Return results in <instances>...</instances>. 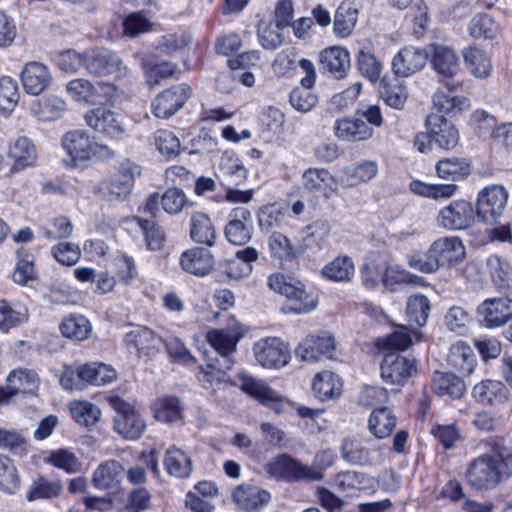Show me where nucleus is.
Returning a JSON list of instances; mask_svg holds the SVG:
<instances>
[{
  "label": "nucleus",
  "mask_w": 512,
  "mask_h": 512,
  "mask_svg": "<svg viewBox=\"0 0 512 512\" xmlns=\"http://www.w3.org/2000/svg\"><path fill=\"white\" fill-rule=\"evenodd\" d=\"M253 352L256 361L266 368H280L290 359L288 347L276 337L261 339L254 344Z\"/></svg>",
  "instance_id": "2eb2a0df"
},
{
  "label": "nucleus",
  "mask_w": 512,
  "mask_h": 512,
  "mask_svg": "<svg viewBox=\"0 0 512 512\" xmlns=\"http://www.w3.org/2000/svg\"><path fill=\"white\" fill-rule=\"evenodd\" d=\"M154 417L164 423H174L183 417V406L178 397L164 395L155 401L153 405Z\"/></svg>",
  "instance_id": "49530a36"
},
{
  "label": "nucleus",
  "mask_w": 512,
  "mask_h": 512,
  "mask_svg": "<svg viewBox=\"0 0 512 512\" xmlns=\"http://www.w3.org/2000/svg\"><path fill=\"white\" fill-rule=\"evenodd\" d=\"M19 488L20 480L15 465L10 458L0 456V490L13 494Z\"/></svg>",
  "instance_id": "774afa93"
},
{
  "label": "nucleus",
  "mask_w": 512,
  "mask_h": 512,
  "mask_svg": "<svg viewBox=\"0 0 512 512\" xmlns=\"http://www.w3.org/2000/svg\"><path fill=\"white\" fill-rule=\"evenodd\" d=\"M475 215L470 202L456 200L439 211L437 224L447 230H464L474 223Z\"/></svg>",
  "instance_id": "4468645a"
},
{
  "label": "nucleus",
  "mask_w": 512,
  "mask_h": 512,
  "mask_svg": "<svg viewBox=\"0 0 512 512\" xmlns=\"http://www.w3.org/2000/svg\"><path fill=\"white\" fill-rule=\"evenodd\" d=\"M60 331L66 338L84 341L92 333V325L82 314H69L61 321Z\"/></svg>",
  "instance_id": "3c124183"
},
{
  "label": "nucleus",
  "mask_w": 512,
  "mask_h": 512,
  "mask_svg": "<svg viewBox=\"0 0 512 512\" xmlns=\"http://www.w3.org/2000/svg\"><path fill=\"white\" fill-rule=\"evenodd\" d=\"M436 171L440 178L459 181L470 174L471 165L465 158H444L437 162Z\"/></svg>",
  "instance_id": "5fc2aeb1"
},
{
  "label": "nucleus",
  "mask_w": 512,
  "mask_h": 512,
  "mask_svg": "<svg viewBox=\"0 0 512 512\" xmlns=\"http://www.w3.org/2000/svg\"><path fill=\"white\" fill-rule=\"evenodd\" d=\"M473 397L481 404L495 405L507 399V389L500 381L484 380L473 387Z\"/></svg>",
  "instance_id": "37998d69"
},
{
  "label": "nucleus",
  "mask_w": 512,
  "mask_h": 512,
  "mask_svg": "<svg viewBox=\"0 0 512 512\" xmlns=\"http://www.w3.org/2000/svg\"><path fill=\"white\" fill-rule=\"evenodd\" d=\"M124 467L116 460L101 463L93 472L92 484L100 490L118 492L123 478Z\"/></svg>",
  "instance_id": "bb28decb"
},
{
  "label": "nucleus",
  "mask_w": 512,
  "mask_h": 512,
  "mask_svg": "<svg viewBox=\"0 0 512 512\" xmlns=\"http://www.w3.org/2000/svg\"><path fill=\"white\" fill-rule=\"evenodd\" d=\"M320 65L333 77L341 79L350 68L349 52L341 47L327 48L320 54Z\"/></svg>",
  "instance_id": "f704fd0d"
},
{
  "label": "nucleus",
  "mask_w": 512,
  "mask_h": 512,
  "mask_svg": "<svg viewBox=\"0 0 512 512\" xmlns=\"http://www.w3.org/2000/svg\"><path fill=\"white\" fill-rule=\"evenodd\" d=\"M430 312V302L422 294L411 295L407 300L406 316L411 325L422 327L426 324Z\"/></svg>",
  "instance_id": "bf43d9fd"
},
{
  "label": "nucleus",
  "mask_w": 512,
  "mask_h": 512,
  "mask_svg": "<svg viewBox=\"0 0 512 512\" xmlns=\"http://www.w3.org/2000/svg\"><path fill=\"white\" fill-rule=\"evenodd\" d=\"M462 57L467 70L474 77L484 79L492 75L491 58L483 49L470 45L462 50Z\"/></svg>",
  "instance_id": "473e14b6"
},
{
  "label": "nucleus",
  "mask_w": 512,
  "mask_h": 512,
  "mask_svg": "<svg viewBox=\"0 0 512 512\" xmlns=\"http://www.w3.org/2000/svg\"><path fill=\"white\" fill-rule=\"evenodd\" d=\"M495 453L499 459L490 455H482L472 460L466 470L467 483L476 490L495 488L502 479L501 461L508 457L500 444L496 445Z\"/></svg>",
  "instance_id": "7ed1b4c3"
},
{
  "label": "nucleus",
  "mask_w": 512,
  "mask_h": 512,
  "mask_svg": "<svg viewBox=\"0 0 512 512\" xmlns=\"http://www.w3.org/2000/svg\"><path fill=\"white\" fill-rule=\"evenodd\" d=\"M161 206L169 215H178L185 209L192 207L193 202L182 189L171 187L161 195Z\"/></svg>",
  "instance_id": "e2e57ef3"
},
{
  "label": "nucleus",
  "mask_w": 512,
  "mask_h": 512,
  "mask_svg": "<svg viewBox=\"0 0 512 512\" xmlns=\"http://www.w3.org/2000/svg\"><path fill=\"white\" fill-rule=\"evenodd\" d=\"M52 74L49 68L40 62L27 63L21 73V82L26 93L41 94L51 83Z\"/></svg>",
  "instance_id": "a878e982"
},
{
  "label": "nucleus",
  "mask_w": 512,
  "mask_h": 512,
  "mask_svg": "<svg viewBox=\"0 0 512 512\" xmlns=\"http://www.w3.org/2000/svg\"><path fill=\"white\" fill-rule=\"evenodd\" d=\"M253 223L249 209L236 207L229 214V221L225 226V237L234 245H244L252 237Z\"/></svg>",
  "instance_id": "6ab92c4d"
},
{
  "label": "nucleus",
  "mask_w": 512,
  "mask_h": 512,
  "mask_svg": "<svg viewBox=\"0 0 512 512\" xmlns=\"http://www.w3.org/2000/svg\"><path fill=\"white\" fill-rule=\"evenodd\" d=\"M468 31L475 39L493 40L499 35L500 26L491 15L480 13L470 20Z\"/></svg>",
  "instance_id": "864d4df0"
},
{
  "label": "nucleus",
  "mask_w": 512,
  "mask_h": 512,
  "mask_svg": "<svg viewBox=\"0 0 512 512\" xmlns=\"http://www.w3.org/2000/svg\"><path fill=\"white\" fill-rule=\"evenodd\" d=\"M164 466L169 475L177 478H186L192 472L191 458L175 446L167 449Z\"/></svg>",
  "instance_id": "603ef678"
},
{
  "label": "nucleus",
  "mask_w": 512,
  "mask_h": 512,
  "mask_svg": "<svg viewBox=\"0 0 512 512\" xmlns=\"http://www.w3.org/2000/svg\"><path fill=\"white\" fill-rule=\"evenodd\" d=\"M428 54L413 46L401 49L392 60V69L396 76L408 77L420 71L426 64Z\"/></svg>",
  "instance_id": "5701e85b"
},
{
  "label": "nucleus",
  "mask_w": 512,
  "mask_h": 512,
  "mask_svg": "<svg viewBox=\"0 0 512 512\" xmlns=\"http://www.w3.org/2000/svg\"><path fill=\"white\" fill-rule=\"evenodd\" d=\"M446 361L448 366L460 376L471 375L477 363L472 347L461 340L450 346Z\"/></svg>",
  "instance_id": "cd10ccee"
},
{
  "label": "nucleus",
  "mask_w": 512,
  "mask_h": 512,
  "mask_svg": "<svg viewBox=\"0 0 512 512\" xmlns=\"http://www.w3.org/2000/svg\"><path fill=\"white\" fill-rule=\"evenodd\" d=\"M9 156L21 168L32 166L37 159V149L26 136L18 137L9 148Z\"/></svg>",
  "instance_id": "6e6d98bb"
},
{
  "label": "nucleus",
  "mask_w": 512,
  "mask_h": 512,
  "mask_svg": "<svg viewBox=\"0 0 512 512\" xmlns=\"http://www.w3.org/2000/svg\"><path fill=\"white\" fill-rule=\"evenodd\" d=\"M322 274L331 281H349L354 275V263L348 256L336 257L323 267Z\"/></svg>",
  "instance_id": "052dcab7"
},
{
  "label": "nucleus",
  "mask_w": 512,
  "mask_h": 512,
  "mask_svg": "<svg viewBox=\"0 0 512 512\" xmlns=\"http://www.w3.org/2000/svg\"><path fill=\"white\" fill-rule=\"evenodd\" d=\"M486 265L495 286L504 290L512 300V270L507 260L493 254L486 259Z\"/></svg>",
  "instance_id": "e433bc0d"
},
{
  "label": "nucleus",
  "mask_w": 512,
  "mask_h": 512,
  "mask_svg": "<svg viewBox=\"0 0 512 512\" xmlns=\"http://www.w3.org/2000/svg\"><path fill=\"white\" fill-rule=\"evenodd\" d=\"M357 19L358 10L350 4L342 3L334 16V33L340 38L349 36L355 28Z\"/></svg>",
  "instance_id": "4d7b16f0"
},
{
  "label": "nucleus",
  "mask_w": 512,
  "mask_h": 512,
  "mask_svg": "<svg viewBox=\"0 0 512 512\" xmlns=\"http://www.w3.org/2000/svg\"><path fill=\"white\" fill-rule=\"evenodd\" d=\"M124 345L131 353L148 356L155 352L159 339L147 327H136L125 334Z\"/></svg>",
  "instance_id": "2f4dec72"
},
{
  "label": "nucleus",
  "mask_w": 512,
  "mask_h": 512,
  "mask_svg": "<svg viewBox=\"0 0 512 512\" xmlns=\"http://www.w3.org/2000/svg\"><path fill=\"white\" fill-rule=\"evenodd\" d=\"M454 85L448 84V92L438 90L434 93L432 100L434 108L443 114L456 115L468 108L469 101L467 98L452 94Z\"/></svg>",
  "instance_id": "de8ad7c7"
},
{
  "label": "nucleus",
  "mask_w": 512,
  "mask_h": 512,
  "mask_svg": "<svg viewBox=\"0 0 512 512\" xmlns=\"http://www.w3.org/2000/svg\"><path fill=\"white\" fill-rule=\"evenodd\" d=\"M219 173L231 185H240L247 178V169L242 161L234 154L225 152L219 163Z\"/></svg>",
  "instance_id": "8fccbe9b"
},
{
  "label": "nucleus",
  "mask_w": 512,
  "mask_h": 512,
  "mask_svg": "<svg viewBox=\"0 0 512 512\" xmlns=\"http://www.w3.org/2000/svg\"><path fill=\"white\" fill-rule=\"evenodd\" d=\"M85 120L90 128L110 138L119 139L124 134L120 116L105 106L88 111Z\"/></svg>",
  "instance_id": "f3484780"
},
{
  "label": "nucleus",
  "mask_w": 512,
  "mask_h": 512,
  "mask_svg": "<svg viewBox=\"0 0 512 512\" xmlns=\"http://www.w3.org/2000/svg\"><path fill=\"white\" fill-rule=\"evenodd\" d=\"M336 347L334 336L327 332L321 331L316 335H309L296 348L295 354L302 361H316L321 356L327 355Z\"/></svg>",
  "instance_id": "aec40b11"
},
{
  "label": "nucleus",
  "mask_w": 512,
  "mask_h": 512,
  "mask_svg": "<svg viewBox=\"0 0 512 512\" xmlns=\"http://www.w3.org/2000/svg\"><path fill=\"white\" fill-rule=\"evenodd\" d=\"M63 490V482L60 479L49 480L47 477L39 475L29 485L26 499L29 502L49 500L59 497Z\"/></svg>",
  "instance_id": "c9c22d12"
},
{
  "label": "nucleus",
  "mask_w": 512,
  "mask_h": 512,
  "mask_svg": "<svg viewBox=\"0 0 512 512\" xmlns=\"http://www.w3.org/2000/svg\"><path fill=\"white\" fill-rule=\"evenodd\" d=\"M397 418L388 407L375 408L368 420L369 431L378 439L388 437L396 427Z\"/></svg>",
  "instance_id": "a19ab883"
},
{
  "label": "nucleus",
  "mask_w": 512,
  "mask_h": 512,
  "mask_svg": "<svg viewBox=\"0 0 512 512\" xmlns=\"http://www.w3.org/2000/svg\"><path fill=\"white\" fill-rule=\"evenodd\" d=\"M380 95L391 108L401 110L408 98V93L398 77H384L380 82Z\"/></svg>",
  "instance_id": "c03bdc74"
},
{
  "label": "nucleus",
  "mask_w": 512,
  "mask_h": 512,
  "mask_svg": "<svg viewBox=\"0 0 512 512\" xmlns=\"http://www.w3.org/2000/svg\"><path fill=\"white\" fill-rule=\"evenodd\" d=\"M312 390L319 400L326 401L337 398L342 393V381L331 371H322L314 376Z\"/></svg>",
  "instance_id": "4c0bfd02"
},
{
  "label": "nucleus",
  "mask_w": 512,
  "mask_h": 512,
  "mask_svg": "<svg viewBox=\"0 0 512 512\" xmlns=\"http://www.w3.org/2000/svg\"><path fill=\"white\" fill-rule=\"evenodd\" d=\"M66 92L76 102L95 104L113 99L117 88L107 82L99 81L94 84L84 78H75L66 84Z\"/></svg>",
  "instance_id": "1a4fd4ad"
},
{
  "label": "nucleus",
  "mask_w": 512,
  "mask_h": 512,
  "mask_svg": "<svg viewBox=\"0 0 512 512\" xmlns=\"http://www.w3.org/2000/svg\"><path fill=\"white\" fill-rule=\"evenodd\" d=\"M338 178L325 168H308L301 176L302 188L311 194L330 199L337 192Z\"/></svg>",
  "instance_id": "dca6fc26"
},
{
  "label": "nucleus",
  "mask_w": 512,
  "mask_h": 512,
  "mask_svg": "<svg viewBox=\"0 0 512 512\" xmlns=\"http://www.w3.org/2000/svg\"><path fill=\"white\" fill-rule=\"evenodd\" d=\"M107 401L116 412L115 431L129 440L139 439L146 429V421L142 415L118 395L108 397Z\"/></svg>",
  "instance_id": "39448f33"
},
{
  "label": "nucleus",
  "mask_w": 512,
  "mask_h": 512,
  "mask_svg": "<svg viewBox=\"0 0 512 512\" xmlns=\"http://www.w3.org/2000/svg\"><path fill=\"white\" fill-rule=\"evenodd\" d=\"M268 285L273 291L287 298L282 307L285 313H308L317 306L316 297L306 291L305 285L300 280L282 273H275L268 278Z\"/></svg>",
  "instance_id": "f03ea898"
},
{
  "label": "nucleus",
  "mask_w": 512,
  "mask_h": 512,
  "mask_svg": "<svg viewBox=\"0 0 512 512\" xmlns=\"http://www.w3.org/2000/svg\"><path fill=\"white\" fill-rule=\"evenodd\" d=\"M192 88L186 83L171 86L156 96L152 111L158 118L167 119L174 115L191 97Z\"/></svg>",
  "instance_id": "f8f14e48"
},
{
  "label": "nucleus",
  "mask_w": 512,
  "mask_h": 512,
  "mask_svg": "<svg viewBox=\"0 0 512 512\" xmlns=\"http://www.w3.org/2000/svg\"><path fill=\"white\" fill-rule=\"evenodd\" d=\"M179 263L185 272L203 277L213 269L214 257L210 250L203 247H194L185 250L181 254Z\"/></svg>",
  "instance_id": "393cba45"
},
{
  "label": "nucleus",
  "mask_w": 512,
  "mask_h": 512,
  "mask_svg": "<svg viewBox=\"0 0 512 512\" xmlns=\"http://www.w3.org/2000/svg\"><path fill=\"white\" fill-rule=\"evenodd\" d=\"M141 67L150 86L158 85L163 79L171 77L176 71V65L173 63L155 64L153 59L147 56L141 58Z\"/></svg>",
  "instance_id": "13d9d810"
},
{
  "label": "nucleus",
  "mask_w": 512,
  "mask_h": 512,
  "mask_svg": "<svg viewBox=\"0 0 512 512\" xmlns=\"http://www.w3.org/2000/svg\"><path fill=\"white\" fill-rule=\"evenodd\" d=\"M62 145L71 157L74 166H84L96 155L107 157L111 154L106 146L91 141L88 134L81 130L66 133L62 139Z\"/></svg>",
  "instance_id": "0eeeda50"
},
{
  "label": "nucleus",
  "mask_w": 512,
  "mask_h": 512,
  "mask_svg": "<svg viewBox=\"0 0 512 512\" xmlns=\"http://www.w3.org/2000/svg\"><path fill=\"white\" fill-rule=\"evenodd\" d=\"M232 498L239 509L246 512H257L268 505L271 494L260 486L241 484L233 491Z\"/></svg>",
  "instance_id": "412c9836"
},
{
  "label": "nucleus",
  "mask_w": 512,
  "mask_h": 512,
  "mask_svg": "<svg viewBox=\"0 0 512 512\" xmlns=\"http://www.w3.org/2000/svg\"><path fill=\"white\" fill-rule=\"evenodd\" d=\"M426 125L433 143L439 148L450 150L457 146L459 133L452 122L441 115L431 114L427 117Z\"/></svg>",
  "instance_id": "4be33fe9"
},
{
  "label": "nucleus",
  "mask_w": 512,
  "mask_h": 512,
  "mask_svg": "<svg viewBox=\"0 0 512 512\" xmlns=\"http://www.w3.org/2000/svg\"><path fill=\"white\" fill-rule=\"evenodd\" d=\"M512 300L506 297L488 298L478 307V314L487 328H498L512 318Z\"/></svg>",
  "instance_id": "a211bd4d"
},
{
  "label": "nucleus",
  "mask_w": 512,
  "mask_h": 512,
  "mask_svg": "<svg viewBox=\"0 0 512 512\" xmlns=\"http://www.w3.org/2000/svg\"><path fill=\"white\" fill-rule=\"evenodd\" d=\"M377 174L378 164L375 161L366 160L344 167L338 177V182L344 188H351L372 180Z\"/></svg>",
  "instance_id": "7c9ffc66"
},
{
  "label": "nucleus",
  "mask_w": 512,
  "mask_h": 512,
  "mask_svg": "<svg viewBox=\"0 0 512 512\" xmlns=\"http://www.w3.org/2000/svg\"><path fill=\"white\" fill-rule=\"evenodd\" d=\"M69 409L73 419L85 427L96 424L101 416V411L95 404L84 400L71 402Z\"/></svg>",
  "instance_id": "69168bd1"
},
{
  "label": "nucleus",
  "mask_w": 512,
  "mask_h": 512,
  "mask_svg": "<svg viewBox=\"0 0 512 512\" xmlns=\"http://www.w3.org/2000/svg\"><path fill=\"white\" fill-rule=\"evenodd\" d=\"M432 254L437 261V268L458 262L465 256V248L459 237L439 238L431 244Z\"/></svg>",
  "instance_id": "c756f323"
},
{
  "label": "nucleus",
  "mask_w": 512,
  "mask_h": 512,
  "mask_svg": "<svg viewBox=\"0 0 512 512\" xmlns=\"http://www.w3.org/2000/svg\"><path fill=\"white\" fill-rule=\"evenodd\" d=\"M507 200L508 192L503 186L486 187L478 194L475 214L483 223L493 224L502 215Z\"/></svg>",
  "instance_id": "9d476101"
},
{
  "label": "nucleus",
  "mask_w": 512,
  "mask_h": 512,
  "mask_svg": "<svg viewBox=\"0 0 512 512\" xmlns=\"http://www.w3.org/2000/svg\"><path fill=\"white\" fill-rule=\"evenodd\" d=\"M190 237L194 242L209 247L216 243V230L208 215L202 212H194L191 215Z\"/></svg>",
  "instance_id": "58836bf2"
},
{
  "label": "nucleus",
  "mask_w": 512,
  "mask_h": 512,
  "mask_svg": "<svg viewBox=\"0 0 512 512\" xmlns=\"http://www.w3.org/2000/svg\"><path fill=\"white\" fill-rule=\"evenodd\" d=\"M341 457L354 466L372 467L381 465L385 459V447L377 441L360 436H349L342 440Z\"/></svg>",
  "instance_id": "20e7f679"
},
{
  "label": "nucleus",
  "mask_w": 512,
  "mask_h": 512,
  "mask_svg": "<svg viewBox=\"0 0 512 512\" xmlns=\"http://www.w3.org/2000/svg\"><path fill=\"white\" fill-rule=\"evenodd\" d=\"M264 469L271 478L277 480L318 481L323 478V473L307 465L301 464L299 461L287 454H282L272 458L265 464Z\"/></svg>",
  "instance_id": "423d86ee"
},
{
  "label": "nucleus",
  "mask_w": 512,
  "mask_h": 512,
  "mask_svg": "<svg viewBox=\"0 0 512 512\" xmlns=\"http://www.w3.org/2000/svg\"><path fill=\"white\" fill-rule=\"evenodd\" d=\"M241 389L253 398L257 399L263 405L269 407L276 413L283 411V402L281 396L268 387L263 381L251 376H241Z\"/></svg>",
  "instance_id": "b1692460"
},
{
  "label": "nucleus",
  "mask_w": 512,
  "mask_h": 512,
  "mask_svg": "<svg viewBox=\"0 0 512 512\" xmlns=\"http://www.w3.org/2000/svg\"><path fill=\"white\" fill-rule=\"evenodd\" d=\"M66 102L58 96H47L36 100L31 105V112L39 120L54 121L59 119L66 110Z\"/></svg>",
  "instance_id": "09e8293b"
},
{
  "label": "nucleus",
  "mask_w": 512,
  "mask_h": 512,
  "mask_svg": "<svg viewBox=\"0 0 512 512\" xmlns=\"http://www.w3.org/2000/svg\"><path fill=\"white\" fill-rule=\"evenodd\" d=\"M431 64L433 69L445 78H452L460 69L455 51L444 45L432 46Z\"/></svg>",
  "instance_id": "72a5a7b5"
},
{
  "label": "nucleus",
  "mask_w": 512,
  "mask_h": 512,
  "mask_svg": "<svg viewBox=\"0 0 512 512\" xmlns=\"http://www.w3.org/2000/svg\"><path fill=\"white\" fill-rule=\"evenodd\" d=\"M380 369L386 384L403 385L417 372V362L399 353L390 352L385 354Z\"/></svg>",
  "instance_id": "9b49d317"
},
{
  "label": "nucleus",
  "mask_w": 512,
  "mask_h": 512,
  "mask_svg": "<svg viewBox=\"0 0 512 512\" xmlns=\"http://www.w3.org/2000/svg\"><path fill=\"white\" fill-rule=\"evenodd\" d=\"M7 382L18 392H32L39 386L38 374L28 368H16L7 376Z\"/></svg>",
  "instance_id": "0e129e2a"
},
{
  "label": "nucleus",
  "mask_w": 512,
  "mask_h": 512,
  "mask_svg": "<svg viewBox=\"0 0 512 512\" xmlns=\"http://www.w3.org/2000/svg\"><path fill=\"white\" fill-rule=\"evenodd\" d=\"M77 377L92 385H105L116 379V371L104 363H86L78 367Z\"/></svg>",
  "instance_id": "ea45409f"
},
{
  "label": "nucleus",
  "mask_w": 512,
  "mask_h": 512,
  "mask_svg": "<svg viewBox=\"0 0 512 512\" xmlns=\"http://www.w3.org/2000/svg\"><path fill=\"white\" fill-rule=\"evenodd\" d=\"M243 331L237 322L226 328L213 329L207 333L208 343L215 349L218 357L207 364L205 375L211 379L220 381L226 371L233 367L234 361L231 355L236 351L237 344ZM210 381V379H208Z\"/></svg>",
  "instance_id": "f257e3e1"
},
{
  "label": "nucleus",
  "mask_w": 512,
  "mask_h": 512,
  "mask_svg": "<svg viewBox=\"0 0 512 512\" xmlns=\"http://www.w3.org/2000/svg\"><path fill=\"white\" fill-rule=\"evenodd\" d=\"M271 255L284 261L296 259L300 251L291 243L290 239L282 233H273L268 241Z\"/></svg>",
  "instance_id": "338daca9"
},
{
  "label": "nucleus",
  "mask_w": 512,
  "mask_h": 512,
  "mask_svg": "<svg viewBox=\"0 0 512 512\" xmlns=\"http://www.w3.org/2000/svg\"><path fill=\"white\" fill-rule=\"evenodd\" d=\"M85 68L88 73L95 76L116 74L118 77H126L130 74V70L123 64L122 59L103 47L85 51Z\"/></svg>",
  "instance_id": "6e6552de"
},
{
  "label": "nucleus",
  "mask_w": 512,
  "mask_h": 512,
  "mask_svg": "<svg viewBox=\"0 0 512 512\" xmlns=\"http://www.w3.org/2000/svg\"><path fill=\"white\" fill-rule=\"evenodd\" d=\"M139 166L129 159L121 161L107 182L108 199L111 201L125 200L134 186L136 176L140 175Z\"/></svg>",
  "instance_id": "ddd939ff"
},
{
  "label": "nucleus",
  "mask_w": 512,
  "mask_h": 512,
  "mask_svg": "<svg viewBox=\"0 0 512 512\" xmlns=\"http://www.w3.org/2000/svg\"><path fill=\"white\" fill-rule=\"evenodd\" d=\"M29 320L27 307L12 305L5 299H0V331L9 332Z\"/></svg>",
  "instance_id": "a18cd8bd"
},
{
  "label": "nucleus",
  "mask_w": 512,
  "mask_h": 512,
  "mask_svg": "<svg viewBox=\"0 0 512 512\" xmlns=\"http://www.w3.org/2000/svg\"><path fill=\"white\" fill-rule=\"evenodd\" d=\"M334 131L339 139L351 142L366 141L373 137L374 130L363 119L344 117L337 119Z\"/></svg>",
  "instance_id": "c85d7f7f"
},
{
  "label": "nucleus",
  "mask_w": 512,
  "mask_h": 512,
  "mask_svg": "<svg viewBox=\"0 0 512 512\" xmlns=\"http://www.w3.org/2000/svg\"><path fill=\"white\" fill-rule=\"evenodd\" d=\"M44 462L64 470L68 474L78 473L82 469V463L78 457L71 450L65 448L51 451L44 458Z\"/></svg>",
  "instance_id": "680f3d73"
},
{
  "label": "nucleus",
  "mask_w": 512,
  "mask_h": 512,
  "mask_svg": "<svg viewBox=\"0 0 512 512\" xmlns=\"http://www.w3.org/2000/svg\"><path fill=\"white\" fill-rule=\"evenodd\" d=\"M454 373L436 371L432 379L433 391L440 395H448L454 399L461 398L466 390L464 382Z\"/></svg>",
  "instance_id": "79ce46f5"
}]
</instances>
